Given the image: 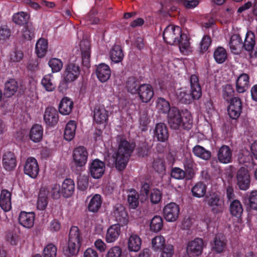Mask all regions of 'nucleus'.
<instances>
[{
  "instance_id": "1",
  "label": "nucleus",
  "mask_w": 257,
  "mask_h": 257,
  "mask_svg": "<svg viewBox=\"0 0 257 257\" xmlns=\"http://www.w3.org/2000/svg\"><path fill=\"white\" fill-rule=\"evenodd\" d=\"M163 39L171 45H179L180 52L185 55L191 51L189 38L182 33L179 26L171 25L167 27L164 31Z\"/></svg>"
},
{
  "instance_id": "2",
  "label": "nucleus",
  "mask_w": 257,
  "mask_h": 257,
  "mask_svg": "<svg viewBox=\"0 0 257 257\" xmlns=\"http://www.w3.org/2000/svg\"><path fill=\"white\" fill-rule=\"evenodd\" d=\"M118 150L112 155L115 167L118 171L123 170L126 166L131 153L135 148V144L130 143L123 137H117Z\"/></svg>"
},
{
  "instance_id": "3",
  "label": "nucleus",
  "mask_w": 257,
  "mask_h": 257,
  "mask_svg": "<svg viewBox=\"0 0 257 257\" xmlns=\"http://www.w3.org/2000/svg\"><path fill=\"white\" fill-rule=\"evenodd\" d=\"M168 122L170 127L174 130L181 127L190 129L192 124L193 119L191 113L187 110L180 112L176 107H172L168 114Z\"/></svg>"
},
{
  "instance_id": "4",
  "label": "nucleus",
  "mask_w": 257,
  "mask_h": 257,
  "mask_svg": "<svg viewBox=\"0 0 257 257\" xmlns=\"http://www.w3.org/2000/svg\"><path fill=\"white\" fill-rule=\"evenodd\" d=\"M191 93L184 88H182L176 92L178 99L182 103L190 104L194 100L199 99L202 95V91L197 75L190 77Z\"/></svg>"
},
{
  "instance_id": "5",
  "label": "nucleus",
  "mask_w": 257,
  "mask_h": 257,
  "mask_svg": "<svg viewBox=\"0 0 257 257\" xmlns=\"http://www.w3.org/2000/svg\"><path fill=\"white\" fill-rule=\"evenodd\" d=\"M82 240V237L78 228L76 226L72 227L70 230L67 242V254L73 255L77 254L81 245Z\"/></svg>"
},
{
  "instance_id": "6",
  "label": "nucleus",
  "mask_w": 257,
  "mask_h": 257,
  "mask_svg": "<svg viewBox=\"0 0 257 257\" xmlns=\"http://www.w3.org/2000/svg\"><path fill=\"white\" fill-rule=\"evenodd\" d=\"M80 74L79 67L73 63H70L66 67L64 72V81L60 83L59 89L63 91L67 88V83L77 79Z\"/></svg>"
},
{
  "instance_id": "7",
  "label": "nucleus",
  "mask_w": 257,
  "mask_h": 257,
  "mask_svg": "<svg viewBox=\"0 0 257 257\" xmlns=\"http://www.w3.org/2000/svg\"><path fill=\"white\" fill-rule=\"evenodd\" d=\"M206 202L214 213H219L223 211L224 202L217 194L212 193L206 198Z\"/></svg>"
},
{
  "instance_id": "8",
  "label": "nucleus",
  "mask_w": 257,
  "mask_h": 257,
  "mask_svg": "<svg viewBox=\"0 0 257 257\" xmlns=\"http://www.w3.org/2000/svg\"><path fill=\"white\" fill-rule=\"evenodd\" d=\"M179 212V206L173 202L167 204L163 209L164 218L169 222L176 221L178 218Z\"/></svg>"
},
{
  "instance_id": "9",
  "label": "nucleus",
  "mask_w": 257,
  "mask_h": 257,
  "mask_svg": "<svg viewBox=\"0 0 257 257\" xmlns=\"http://www.w3.org/2000/svg\"><path fill=\"white\" fill-rule=\"evenodd\" d=\"M237 184L240 189L247 190L250 185V175L248 170L243 167L241 168L237 172Z\"/></svg>"
},
{
  "instance_id": "10",
  "label": "nucleus",
  "mask_w": 257,
  "mask_h": 257,
  "mask_svg": "<svg viewBox=\"0 0 257 257\" xmlns=\"http://www.w3.org/2000/svg\"><path fill=\"white\" fill-rule=\"evenodd\" d=\"M105 165L104 162L99 159H95L89 165V172L94 179H99L104 174Z\"/></svg>"
},
{
  "instance_id": "11",
  "label": "nucleus",
  "mask_w": 257,
  "mask_h": 257,
  "mask_svg": "<svg viewBox=\"0 0 257 257\" xmlns=\"http://www.w3.org/2000/svg\"><path fill=\"white\" fill-rule=\"evenodd\" d=\"M88 152L85 148L80 146L75 148L73 153V159L75 164L78 167L84 166L87 161Z\"/></svg>"
},
{
  "instance_id": "12",
  "label": "nucleus",
  "mask_w": 257,
  "mask_h": 257,
  "mask_svg": "<svg viewBox=\"0 0 257 257\" xmlns=\"http://www.w3.org/2000/svg\"><path fill=\"white\" fill-rule=\"evenodd\" d=\"M203 247L202 239L196 238L188 243L186 252L189 256H198L201 254Z\"/></svg>"
},
{
  "instance_id": "13",
  "label": "nucleus",
  "mask_w": 257,
  "mask_h": 257,
  "mask_svg": "<svg viewBox=\"0 0 257 257\" xmlns=\"http://www.w3.org/2000/svg\"><path fill=\"white\" fill-rule=\"evenodd\" d=\"M39 172V167L37 160L34 157H29L24 166L25 173L32 178H35Z\"/></svg>"
},
{
  "instance_id": "14",
  "label": "nucleus",
  "mask_w": 257,
  "mask_h": 257,
  "mask_svg": "<svg viewBox=\"0 0 257 257\" xmlns=\"http://www.w3.org/2000/svg\"><path fill=\"white\" fill-rule=\"evenodd\" d=\"M109 116V112L102 105H97L93 111V119L97 124L106 123Z\"/></svg>"
},
{
  "instance_id": "15",
  "label": "nucleus",
  "mask_w": 257,
  "mask_h": 257,
  "mask_svg": "<svg viewBox=\"0 0 257 257\" xmlns=\"http://www.w3.org/2000/svg\"><path fill=\"white\" fill-rule=\"evenodd\" d=\"M43 118L45 122L49 126H54L57 124L59 115L57 110L53 107H48L44 111Z\"/></svg>"
},
{
  "instance_id": "16",
  "label": "nucleus",
  "mask_w": 257,
  "mask_h": 257,
  "mask_svg": "<svg viewBox=\"0 0 257 257\" xmlns=\"http://www.w3.org/2000/svg\"><path fill=\"white\" fill-rule=\"evenodd\" d=\"M120 226V224H114L108 228L105 236L107 243H113L118 238L121 233Z\"/></svg>"
},
{
  "instance_id": "17",
  "label": "nucleus",
  "mask_w": 257,
  "mask_h": 257,
  "mask_svg": "<svg viewBox=\"0 0 257 257\" xmlns=\"http://www.w3.org/2000/svg\"><path fill=\"white\" fill-rule=\"evenodd\" d=\"M2 165L6 170H13L17 165V158L15 154L12 152L4 153L2 158Z\"/></svg>"
},
{
  "instance_id": "18",
  "label": "nucleus",
  "mask_w": 257,
  "mask_h": 257,
  "mask_svg": "<svg viewBox=\"0 0 257 257\" xmlns=\"http://www.w3.org/2000/svg\"><path fill=\"white\" fill-rule=\"evenodd\" d=\"M112 216L121 226L127 224L128 222L127 214L125 208L121 205H116L112 213Z\"/></svg>"
},
{
  "instance_id": "19",
  "label": "nucleus",
  "mask_w": 257,
  "mask_h": 257,
  "mask_svg": "<svg viewBox=\"0 0 257 257\" xmlns=\"http://www.w3.org/2000/svg\"><path fill=\"white\" fill-rule=\"evenodd\" d=\"M139 98L143 102H148L154 96V91L152 86L148 84L141 85L138 92Z\"/></svg>"
},
{
  "instance_id": "20",
  "label": "nucleus",
  "mask_w": 257,
  "mask_h": 257,
  "mask_svg": "<svg viewBox=\"0 0 257 257\" xmlns=\"http://www.w3.org/2000/svg\"><path fill=\"white\" fill-rule=\"evenodd\" d=\"M79 46L82 55L83 64L88 67L90 57V42L87 40H83L80 42Z\"/></svg>"
},
{
  "instance_id": "21",
  "label": "nucleus",
  "mask_w": 257,
  "mask_h": 257,
  "mask_svg": "<svg viewBox=\"0 0 257 257\" xmlns=\"http://www.w3.org/2000/svg\"><path fill=\"white\" fill-rule=\"evenodd\" d=\"M241 110V103L240 100L237 97L233 98L230 101L228 108V113L229 116L232 119L237 118L240 114Z\"/></svg>"
},
{
  "instance_id": "22",
  "label": "nucleus",
  "mask_w": 257,
  "mask_h": 257,
  "mask_svg": "<svg viewBox=\"0 0 257 257\" xmlns=\"http://www.w3.org/2000/svg\"><path fill=\"white\" fill-rule=\"evenodd\" d=\"M226 246V240L224 236L218 234L215 236L212 244V250L217 253L224 252Z\"/></svg>"
},
{
  "instance_id": "23",
  "label": "nucleus",
  "mask_w": 257,
  "mask_h": 257,
  "mask_svg": "<svg viewBox=\"0 0 257 257\" xmlns=\"http://www.w3.org/2000/svg\"><path fill=\"white\" fill-rule=\"evenodd\" d=\"M217 158L219 162L223 164H228L232 160V151L226 145L221 147L217 152Z\"/></svg>"
},
{
  "instance_id": "24",
  "label": "nucleus",
  "mask_w": 257,
  "mask_h": 257,
  "mask_svg": "<svg viewBox=\"0 0 257 257\" xmlns=\"http://www.w3.org/2000/svg\"><path fill=\"white\" fill-rule=\"evenodd\" d=\"M142 240L136 234L132 233L127 239L128 250L131 252H138L141 247Z\"/></svg>"
},
{
  "instance_id": "25",
  "label": "nucleus",
  "mask_w": 257,
  "mask_h": 257,
  "mask_svg": "<svg viewBox=\"0 0 257 257\" xmlns=\"http://www.w3.org/2000/svg\"><path fill=\"white\" fill-rule=\"evenodd\" d=\"M96 74L98 80L101 82L107 81L110 78L111 71L109 67L104 63L97 66L96 69Z\"/></svg>"
},
{
  "instance_id": "26",
  "label": "nucleus",
  "mask_w": 257,
  "mask_h": 257,
  "mask_svg": "<svg viewBox=\"0 0 257 257\" xmlns=\"http://www.w3.org/2000/svg\"><path fill=\"white\" fill-rule=\"evenodd\" d=\"M35 220V214L33 212L22 211L19 217L20 224L26 228H31L33 226Z\"/></svg>"
},
{
  "instance_id": "27",
  "label": "nucleus",
  "mask_w": 257,
  "mask_h": 257,
  "mask_svg": "<svg viewBox=\"0 0 257 257\" xmlns=\"http://www.w3.org/2000/svg\"><path fill=\"white\" fill-rule=\"evenodd\" d=\"M62 196L64 198H69L74 193L75 190V183L71 179H66L61 186Z\"/></svg>"
},
{
  "instance_id": "28",
  "label": "nucleus",
  "mask_w": 257,
  "mask_h": 257,
  "mask_svg": "<svg viewBox=\"0 0 257 257\" xmlns=\"http://www.w3.org/2000/svg\"><path fill=\"white\" fill-rule=\"evenodd\" d=\"M11 193L7 190H3L0 195V206L5 212L9 211L12 207Z\"/></svg>"
},
{
  "instance_id": "29",
  "label": "nucleus",
  "mask_w": 257,
  "mask_h": 257,
  "mask_svg": "<svg viewBox=\"0 0 257 257\" xmlns=\"http://www.w3.org/2000/svg\"><path fill=\"white\" fill-rule=\"evenodd\" d=\"M249 76L245 73L241 74L238 77L236 82V90L239 93L245 92L249 87Z\"/></svg>"
},
{
  "instance_id": "30",
  "label": "nucleus",
  "mask_w": 257,
  "mask_h": 257,
  "mask_svg": "<svg viewBox=\"0 0 257 257\" xmlns=\"http://www.w3.org/2000/svg\"><path fill=\"white\" fill-rule=\"evenodd\" d=\"M73 107V101L69 97H64L60 101L59 110L62 114L68 115L71 112Z\"/></svg>"
},
{
  "instance_id": "31",
  "label": "nucleus",
  "mask_w": 257,
  "mask_h": 257,
  "mask_svg": "<svg viewBox=\"0 0 257 257\" xmlns=\"http://www.w3.org/2000/svg\"><path fill=\"white\" fill-rule=\"evenodd\" d=\"M155 136L159 141L164 142L168 139L169 136L168 129L164 123H159L156 124Z\"/></svg>"
},
{
  "instance_id": "32",
  "label": "nucleus",
  "mask_w": 257,
  "mask_h": 257,
  "mask_svg": "<svg viewBox=\"0 0 257 257\" xmlns=\"http://www.w3.org/2000/svg\"><path fill=\"white\" fill-rule=\"evenodd\" d=\"M18 84L14 79H10L6 81L5 84L4 94L8 97L14 95L17 91Z\"/></svg>"
},
{
  "instance_id": "33",
  "label": "nucleus",
  "mask_w": 257,
  "mask_h": 257,
  "mask_svg": "<svg viewBox=\"0 0 257 257\" xmlns=\"http://www.w3.org/2000/svg\"><path fill=\"white\" fill-rule=\"evenodd\" d=\"M43 129L39 124H35L31 128L30 132V138L35 143L39 142L43 137Z\"/></svg>"
},
{
  "instance_id": "34",
  "label": "nucleus",
  "mask_w": 257,
  "mask_h": 257,
  "mask_svg": "<svg viewBox=\"0 0 257 257\" xmlns=\"http://www.w3.org/2000/svg\"><path fill=\"white\" fill-rule=\"evenodd\" d=\"M41 84L47 91L52 92L55 89L56 84L52 74L45 75L41 80Z\"/></svg>"
},
{
  "instance_id": "35",
  "label": "nucleus",
  "mask_w": 257,
  "mask_h": 257,
  "mask_svg": "<svg viewBox=\"0 0 257 257\" xmlns=\"http://www.w3.org/2000/svg\"><path fill=\"white\" fill-rule=\"evenodd\" d=\"M76 126V122L74 120H70L67 123L64 134V137L66 140L70 141L74 138Z\"/></svg>"
},
{
  "instance_id": "36",
  "label": "nucleus",
  "mask_w": 257,
  "mask_h": 257,
  "mask_svg": "<svg viewBox=\"0 0 257 257\" xmlns=\"http://www.w3.org/2000/svg\"><path fill=\"white\" fill-rule=\"evenodd\" d=\"M123 53L120 46H114L110 50L109 57L112 62L115 63L121 62L123 58Z\"/></svg>"
},
{
  "instance_id": "37",
  "label": "nucleus",
  "mask_w": 257,
  "mask_h": 257,
  "mask_svg": "<svg viewBox=\"0 0 257 257\" xmlns=\"http://www.w3.org/2000/svg\"><path fill=\"white\" fill-rule=\"evenodd\" d=\"M101 204V196L99 194H95L90 200L88 204V209L90 212H96L100 208Z\"/></svg>"
},
{
  "instance_id": "38",
  "label": "nucleus",
  "mask_w": 257,
  "mask_h": 257,
  "mask_svg": "<svg viewBox=\"0 0 257 257\" xmlns=\"http://www.w3.org/2000/svg\"><path fill=\"white\" fill-rule=\"evenodd\" d=\"M48 48L47 41L44 39H40L36 44V52L40 58L43 57L46 54Z\"/></svg>"
},
{
  "instance_id": "39",
  "label": "nucleus",
  "mask_w": 257,
  "mask_h": 257,
  "mask_svg": "<svg viewBox=\"0 0 257 257\" xmlns=\"http://www.w3.org/2000/svg\"><path fill=\"white\" fill-rule=\"evenodd\" d=\"M255 44V38L254 33L251 31L246 33L243 43L244 49L248 51H252Z\"/></svg>"
},
{
  "instance_id": "40",
  "label": "nucleus",
  "mask_w": 257,
  "mask_h": 257,
  "mask_svg": "<svg viewBox=\"0 0 257 257\" xmlns=\"http://www.w3.org/2000/svg\"><path fill=\"white\" fill-rule=\"evenodd\" d=\"M193 153L197 157L205 160H207L211 157L210 152L199 145H196L193 148Z\"/></svg>"
},
{
  "instance_id": "41",
  "label": "nucleus",
  "mask_w": 257,
  "mask_h": 257,
  "mask_svg": "<svg viewBox=\"0 0 257 257\" xmlns=\"http://www.w3.org/2000/svg\"><path fill=\"white\" fill-rule=\"evenodd\" d=\"M213 57L217 63H223L227 59V52L224 48L218 47L214 50Z\"/></svg>"
},
{
  "instance_id": "42",
  "label": "nucleus",
  "mask_w": 257,
  "mask_h": 257,
  "mask_svg": "<svg viewBox=\"0 0 257 257\" xmlns=\"http://www.w3.org/2000/svg\"><path fill=\"white\" fill-rule=\"evenodd\" d=\"M229 209L230 213L236 217H239L243 212L242 204L238 200H234L230 203Z\"/></svg>"
},
{
  "instance_id": "43",
  "label": "nucleus",
  "mask_w": 257,
  "mask_h": 257,
  "mask_svg": "<svg viewBox=\"0 0 257 257\" xmlns=\"http://www.w3.org/2000/svg\"><path fill=\"white\" fill-rule=\"evenodd\" d=\"M30 18V16L27 13L21 12L15 14L13 16V21L16 24L22 25L26 24Z\"/></svg>"
},
{
  "instance_id": "44",
  "label": "nucleus",
  "mask_w": 257,
  "mask_h": 257,
  "mask_svg": "<svg viewBox=\"0 0 257 257\" xmlns=\"http://www.w3.org/2000/svg\"><path fill=\"white\" fill-rule=\"evenodd\" d=\"M163 226V221L162 217L159 215L155 216L150 223V229L157 232L161 230Z\"/></svg>"
},
{
  "instance_id": "45",
  "label": "nucleus",
  "mask_w": 257,
  "mask_h": 257,
  "mask_svg": "<svg viewBox=\"0 0 257 257\" xmlns=\"http://www.w3.org/2000/svg\"><path fill=\"white\" fill-rule=\"evenodd\" d=\"M206 186L202 182L197 183L192 189L193 196L200 198L203 197L206 193Z\"/></svg>"
},
{
  "instance_id": "46",
  "label": "nucleus",
  "mask_w": 257,
  "mask_h": 257,
  "mask_svg": "<svg viewBox=\"0 0 257 257\" xmlns=\"http://www.w3.org/2000/svg\"><path fill=\"white\" fill-rule=\"evenodd\" d=\"M48 204V198L45 190H41L39 194L37 207L38 209L44 210Z\"/></svg>"
},
{
  "instance_id": "47",
  "label": "nucleus",
  "mask_w": 257,
  "mask_h": 257,
  "mask_svg": "<svg viewBox=\"0 0 257 257\" xmlns=\"http://www.w3.org/2000/svg\"><path fill=\"white\" fill-rule=\"evenodd\" d=\"M165 245V239L161 235L156 236L152 240V247L155 251L162 249Z\"/></svg>"
},
{
  "instance_id": "48",
  "label": "nucleus",
  "mask_w": 257,
  "mask_h": 257,
  "mask_svg": "<svg viewBox=\"0 0 257 257\" xmlns=\"http://www.w3.org/2000/svg\"><path fill=\"white\" fill-rule=\"evenodd\" d=\"M156 103V107L159 112L165 113L171 109L169 102L163 98H159Z\"/></svg>"
},
{
  "instance_id": "49",
  "label": "nucleus",
  "mask_w": 257,
  "mask_h": 257,
  "mask_svg": "<svg viewBox=\"0 0 257 257\" xmlns=\"http://www.w3.org/2000/svg\"><path fill=\"white\" fill-rule=\"evenodd\" d=\"M127 201L131 208H136L139 204L138 193L136 190H131L128 195Z\"/></svg>"
},
{
  "instance_id": "50",
  "label": "nucleus",
  "mask_w": 257,
  "mask_h": 257,
  "mask_svg": "<svg viewBox=\"0 0 257 257\" xmlns=\"http://www.w3.org/2000/svg\"><path fill=\"white\" fill-rule=\"evenodd\" d=\"M48 65L53 73L59 72L63 67L62 61L56 58L51 59L48 62Z\"/></svg>"
},
{
  "instance_id": "51",
  "label": "nucleus",
  "mask_w": 257,
  "mask_h": 257,
  "mask_svg": "<svg viewBox=\"0 0 257 257\" xmlns=\"http://www.w3.org/2000/svg\"><path fill=\"white\" fill-rule=\"evenodd\" d=\"M57 249L56 246L52 243L47 245L43 249L44 257H56Z\"/></svg>"
},
{
  "instance_id": "52",
  "label": "nucleus",
  "mask_w": 257,
  "mask_h": 257,
  "mask_svg": "<svg viewBox=\"0 0 257 257\" xmlns=\"http://www.w3.org/2000/svg\"><path fill=\"white\" fill-rule=\"evenodd\" d=\"M51 197L54 199H59L62 196L61 186L57 183L52 184L49 190Z\"/></svg>"
},
{
  "instance_id": "53",
  "label": "nucleus",
  "mask_w": 257,
  "mask_h": 257,
  "mask_svg": "<svg viewBox=\"0 0 257 257\" xmlns=\"http://www.w3.org/2000/svg\"><path fill=\"white\" fill-rule=\"evenodd\" d=\"M140 86L139 82L134 78H130L126 83V88L128 91L133 94L138 93Z\"/></svg>"
},
{
  "instance_id": "54",
  "label": "nucleus",
  "mask_w": 257,
  "mask_h": 257,
  "mask_svg": "<svg viewBox=\"0 0 257 257\" xmlns=\"http://www.w3.org/2000/svg\"><path fill=\"white\" fill-rule=\"evenodd\" d=\"M35 29L31 25H27L22 31V37L25 40H30L34 36Z\"/></svg>"
},
{
  "instance_id": "55",
  "label": "nucleus",
  "mask_w": 257,
  "mask_h": 257,
  "mask_svg": "<svg viewBox=\"0 0 257 257\" xmlns=\"http://www.w3.org/2000/svg\"><path fill=\"white\" fill-rule=\"evenodd\" d=\"M122 249L119 246H114L107 250L105 257H121Z\"/></svg>"
},
{
  "instance_id": "56",
  "label": "nucleus",
  "mask_w": 257,
  "mask_h": 257,
  "mask_svg": "<svg viewBox=\"0 0 257 257\" xmlns=\"http://www.w3.org/2000/svg\"><path fill=\"white\" fill-rule=\"evenodd\" d=\"M234 90L232 86L227 84L225 85L223 88L222 95L224 99L226 101L231 100L234 95Z\"/></svg>"
},
{
  "instance_id": "57",
  "label": "nucleus",
  "mask_w": 257,
  "mask_h": 257,
  "mask_svg": "<svg viewBox=\"0 0 257 257\" xmlns=\"http://www.w3.org/2000/svg\"><path fill=\"white\" fill-rule=\"evenodd\" d=\"M162 199V193L161 191L157 189H153L150 195V199L152 203L158 204Z\"/></svg>"
},
{
  "instance_id": "58",
  "label": "nucleus",
  "mask_w": 257,
  "mask_h": 257,
  "mask_svg": "<svg viewBox=\"0 0 257 257\" xmlns=\"http://www.w3.org/2000/svg\"><path fill=\"white\" fill-rule=\"evenodd\" d=\"M23 58V52L20 50H15L10 54V60L11 62L17 63L20 62Z\"/></svg>"
},
{
  "instance_id": "59",
  "label": "nucleus",
  "mask_w": 257,
  "mask_h": 257,
  "mask_svg": "<svg viewBox=\"0 0 257 257\" xmlns=\"http://www.w3.org/2000/svg\"><path fill=\"white\" fill-rule=\"evenodd\" d=\"M242 46L241 39L238 35H233L231 37L230 41V47L231 49L237 50Z\"/></svg>"
},
{
  "instance_id": "60",
  "label": "nucleus",
  "mask_w": 257,
  "mask_h": 257,
  "mask_svg": "<svg viewBox=\"0 0 257 257\" xmlns=\"http://www.w3.org/2000/svg\"><path fill=\"white\" fill-rule=\"evenodd\" d=\"M211 43V38L209 36H204L200 43V50L202 52H206Z\"/></svg>"
},
{
  "instance_id": "61",
  "label": "nucleus",
  "mask_w": 257,
  "mask_h": 257,
  "mask_svg": "<svg viewBox=\"0 0 257 257\" xmlns=\"http://www.w3.org/2000/svg\"><path fill=\"white\" fill-rule=\"evenodd\" d=\"M78 188L81 191L85 190L88 186V178L85 176H80L78 179Z\"/></svg>"
},
{
  "instance_id": "62",
  "label": "nucleus",
  "mask_w": 257,
  "mask_h": 257,
  "mask_svg": "<svg viewBox=\"0 0 257 257\" xmlns=\"http://www.w3.org/2000/svg\"><path fill=\"white\" fill-rule=\"evenodd\" d=\"M161 250L160 257H172L174 253V247L171 244L166 245Z\"/></svg>"
},
{
  "instance_id": "63",
  "label": "nucleus",
  "mask_w": 257,
  "mask_h": 257,
  "mask_svg": "<svg viewBox=\"0 0 257 257\" xmlns=\"http://www.w3.org/2000/svg\"><path fill=\"white\" fill-rule=\"evenodd\" d=\"M248 200L250 208L257 210V190L250 193Z\"/></svg>"
},
{
  "instance_id": "64",
  "label": "nucleus",
  "mask_w": 257,
  "mask_h": 257,
  "mask_svg": "<svg viewBox=\"0 0 257 257\" xmlns=\"http://www.w3.org/2000/svg\"><path fill=\"white\" fill-rule=\"evenodd\" d=\"M185 175V172L179 168H175L172 169L171 172L172 177L176 179H182Z\"/></svg>"
}]
</instances>
